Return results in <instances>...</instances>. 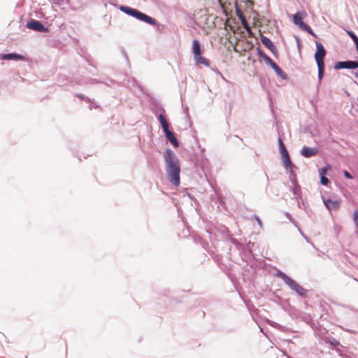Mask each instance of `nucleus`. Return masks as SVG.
Segmentation results:
<instances>
[{
	"mask_svg": "<svg viewBox=\"0 0 358 358\" xmlns=\"http://www.w3.org/2000/svg\"><path fill=\"white\" fill-rule=\"evenodd\" d=\"M298 231H299L301 232V234H302V236H303L306 239H307V238H306V236L302 234V232L301 231V230H300V229H299V227H298Z\"/></svg>",
	"mask_w": 358,
	"mask_h": 358,
	"instance_id": "37",
	"label": "nucleus"
},
{
	"mask_svg": "<svg viewBox=\"0 0 358 358\" xmlns=\"http://www.w3.org/2000/svg\"><path fill=\"white\" fill-rule=\"evenodd\" d=\"M27 27L30 29L41 32L45 31L47 30L41 22L36 20H31L29 21L27 24Z\"/></svg>",
	"mask_w": 358,
	"mask_h": 358,
	"instance_id": "6",
	"label": "nucleus"
},
{
	"mask_svg": "<svg viewBox=\"0 0 358 358\" xmlns=\"http://www.w3.org/2000/svg\"><path fill=\"white\" fill-rule=\"evenodd\" d=\"M261 41L275 56L278 55V50L276 47L268 37L262 35Z\"/></svg>",
	"mask_w": 358,
	"mask_h": 358,
	"instance_id": "8",
	"label": "nucleus"
},
{
	"mask_svg": "<svg viewBox=\"0 0 358 358\" xmlns=\"http://www.w3.org/2000/svg\"><path fill=\"white\" fill-rule=\"evenodd\" d=\"M220 4L221 5L222 7H223V4H222V1H219Z\"/></svg>",
	"mask_w": 358,
	"mask_h": 358,
	"instance_id": "39",
	"label": "nucleus"
},
{
	"mask_svg": "<svg viewBox=\"0 0 358 358\" xmlns=\"http://www.w3.org/2000/svg\"><path fill=\"white\" fill-rule=\"evenodd\" d=\"M358 68V61H343L338 62L334 65L335 69H353Z\"/></svg>",
	"mask_w": 358,
	"mask_h": 358,
	"instance_id": "5",
	"label": "nucleus"
},
{
	"mask_svg": "<svg viewBox=\"0 0 358 358\" xmlns=\"http://www.w3.org/2000/svg\"><path fill=\"white\" fill-rule=\"evenodd\" d=\"M241 22V24L243 27V28L245 29H248V27H250L246 19H245V17H241L240 19Z\"/></svg>",
	"mask_w": 358,
	"mask_h": 358,
	"instance_id": "24",
	"label": "nucleus"
},
{
	"mask_svg": "<svg viewBox=\"0 0 358 358\" xmlns=\"http://www.w3.org/2000/svg\"><path fill=\"white\" fill-rule=\"evenodd\" d=\"M293 22L295 24L298 25L299 27H300L301 23H303L302 20V16L300 13H296V14L294 15Z\"/></svg>",
	"mask_w": 358,
	"mask_h": 358,
	"instance_id": "18",
	"label": "nucleus"
},
{
	"mask_svg": "<svg viewBox=\"0 0 358 358\" xmlns=\"http://www.w3.org/2000/svg\"><path fill=\"white\" fill-rule=\"evenodd\" d=\"M289 180L292 182V185H297L296 176V175H292L289 176Z\"/></svg>",
	"mask_w": 358,
	"mask_h": 358,
	"instance_id": "28",
	"label": "nucleus"
},
{
	"mask_svg": "<svg viewBox=\"0 0 358 358\" xmlns=\"http://www.w3.org/2000/svg\"><path fill=\"white\" fill-rule=\"evenodd\" d=\"M300 153L304 157L309 158L315 156L318 153V148L316 147L310 148L305 145L301 148Z\"/></svg>",
	"mask_w": 358,
	"mask_h": 358,
	"instance_id": "7",
	"label": "nucleus"
},
{
	"mask_svg": "<svg viewBox=\"0 0 358 358\" xmlns=\"http://www.w3.org/2000/svg\"><path fill=\"white\" fill-rule=\"evenodd\" d=\"M280 155L282 157V161L284 167L290 166L291 164H292V162L289 158L288 152L287 151L283 153H281Z\"/></svg>",
	"mask_w": 358,
	"mask_h": 358,
	"instance_id": "15",
	"label": "nucleus"
},
{
	"mask_svg": "<svg viewBox=\"0 0 358 358\" xmlns=\"http://www.w3.org/2000/svg\"><path fill=\"white\" fill-rule=\"evenodd\" d=\"M255 220L257 221L260 227H262V221L260 220V219L257 216H255Z\"/></svg>",
	"mask_w": 358,
	"mask_h": 358,
	"instance_id": "33",
	"label": "nucleus"
},
{
	"mask_svg": "<svg viewBox=\"0 0 358 358\" xmlns=\"http://www.w3.org/2000/svg\"><path fill=\"white\" fill-rule=\"evenodd\" d=\"M343 174L345 176V178H348V179H352L353 177L347 171H343Z\"/></svg>",
	"mask_w": 358,
	"mask_h": 358,
	"instance_id": "31",
	"label": "nucleus"
},
{
	"mask_svg": "<svg viewBox=\"0 0 358 358\" xmlns=\"http://www.w3.org/2000/svg\"><path fill=\"white\" fill-rule=\"evenodd\" d=\"M348 34L355 44L358 43V37L352 31H348Z\"/></svg>",
	"mask_w": 358,
	"mask_h": 358,
	"instance_id": "23",
	"label": "nucleus"
},
{
	"mask_svg": "<svg viewBox=\"0 0 358 358\" xmlns=\"http://www.w3.org/2000/svg\"><path fill=\"white\" fill-rule=\"evenodd\" d=\"M316 45V52L315 53V59L317 63V69H318V83H321L322 79L324 76V58L326 55V50L323 46V45L318 42H315Z\"/></svg>",
	"mask_w": 358,
	"mask_h": 358,
	"instance_id": "2",
	"label": "nucleus"
},
{
	"mask_svg": "<svg viewBox=\"0 0 358 358\" xmlns=\"http://www.w3.org/2000/svg\"><path fill=\"white\" fill-rule=\"evenodd\" d=\"M201 47L198 40L194 39L193 41V53H194V59L196 64H201L205 65L206 66H210V62L208 59L204 58L201 56Z\"/></svg>",
	"mask_w": 358,
	"mask_h": 358,
	"instance_id": "4",
	"label": "nucleus"
},
{
	"mask_svg": "<svg viewBox=\"0 0 358 358\" xmlns=\"http://www.w3.org/2000/svg\"><path fill=\"white\" fill-rule=\"evenodd\" d=\"M329 179L325 177L324 176L322 175L320 176V182L324 185H327L328 183H329Z\"/></svg>",
	"mask_w": 358,
	"mask_h": 358,
	"instance_id": "27",
	"label": "nucleus"
},
{
	"mask_svg": "<svg viewBox=\"0 0 358 358\" xmlns=\"http://www.w3.org/2000/svg\"><path fill=\"white\" fill-rule=\"evenodd\" d=\"M166 173L170 182L178 187L180 182V164L177 155L171 150L166 149L164 155Z\"/></svg>",
	"mask_w": 358,
	"mask_h": 358,
	"instance_id": "1",
	"label": "nucleus"
},
{
	"mask_svg": "<svg viewBox=\"0 0 358 358\" xmlns=\"http://www.w3.org/2000/svg\"><path fill=\"white\" fill-rule=\"evenodd\" d=\"M159 120L162 124V127L164 131L169 129V123L167 122L165 117L162 114L159 115Z\"/></svg>",
	"mask_w": 358,
	"mask_h": 358,
	"instance_id": "17",
	"label": "nucleus"
},
{
	"mask_svg": "<svg viewBox=\"0 0 358 358\" xmlns=\"http://www.w3.org/2000/svg\"><path fill=\"white\" fill-rule=\"evenodd\" d=\"M355 77L358 79V72H354Z\"/></svg>",
	"mask_w": 358,
	"mask_h": 358,
	"instance_id": "35",
	"label": "nucleus"
},
{
	"mask_svg": "<svg viewBox=\"0 0 358 358\" xmlns=\"http://www.w3.org/2000/svg\"><path fill=\"white\" fill-rule=\"evenodd\" d=\"M270 66L274 70L278 77L282 80H286L287 78V75L275 62H273Z\"/></svg>",
	"mask_w": 358,
	"mask_h": 358,
	"instance_id": "13",
	"label": "nucleus"
},
{
	"mask_svg": "<svg viewBox=\"0 0 358 358\" xmlns=\"http://www.w3.org/2000/svg\"><path fill=\"white\" fill-rule=\"evenodd\" d=\"M257 55L259 57L262 58L263 60L268 56L264 52V51L259 48L257 49Z\"/></svg>",
	"mask_w": 358,
	"mask_h": 358,
	"instance_id": "26",
	"label": "nucleus"
},
{
	"mask_svg": "<svg viewBox=\"0 0 358 358\" xmlns=\"http://www.w3.org/2000/svg\"><path fill=\"white\" fill-rule=\"evenodd\" d=\"M301 29L307 31L308 33H309L310 34H311L312 36H316L315 34H314V32L313 31L312 29L310 28V26H308V24H306V23H301V24L300 25L299 27Z\"/></svg>",
	"mask_w": 358,
	"mask_h": 358,
	"instance_id": "20",
	"label": "nucleus"
},
{
	"mask_svg": "<svg viewBox=\"0 0 358 358\" xmlns=\"http://www.w3.org/2000/svg\"><path fill=\"white\" fill-rule=\"evenodd\" d=\"M324 203L329 210H336L338 209L340 203L338 201L328 199H324Z\"/></svg>",
	"mask_w": 358,
	"mask_h": 358,
	"instance_id": "10",
	"label": "nucleus"
},
{
	"mask_svg": "<svg viewBox=\"0 0 358 358\" xmlns=\"http://www.w3.org/2000/svg\"><path fill=\"white\" fill-rule=\"evenodd\" d=\"M61 1H55V3H57L59 5H60V3Z\"/></svg>",
	"mask_w": 358,
	"mask_h": 358,
	"instance_id": "40",
	"label": "nucleus"
},
{
	"mask_svg": "<svg viewBox=\"0 0 358 358\" xmlns=\"http://www.w3.org/2000/svg\"><path fill=\"white\" fill-rule=\"evenodd\" d=\"M264 61L269 66H271L274 62L268 57L267 56Z\"/></svg>",
	"mask_w": 358,
	"mask_h": 358,
	"instance_id": "29",
	"label": "nucleus"
},
{
	"mask_svg": "<svg viewBox=\"0 0 358 358\" xmlns=\"http://www.w3.org/2000/svg\"><path fill=\"white\" fill-rule=\"evenodd\" d=\"M276 276L280 278L292 290L296 284V282L287 276L285 273L278 271L276 273Z\"/></svg>",
	"mask_w": 358,
	"mask_h": 358,
	"instance_id": "9",
	"label": "nucleus"
},
{
	"mask_svg": "<svg viewBox=\"0 0 358 358\" xmlns=\"http://www.w3.org/2000/svg\"><path fill=\"white\" fill-rule=\"evenodd\" d=\"M234 6H235V10H236V14L237 17H238V19L240 20L241 17H245V15H243V13L242 11L241 8H240V6L238 3V1H235Z\"/></svg>",
	"mask_w": 358,
	"mask_h": 358,
	"instance_id": "19",
	"label": "nucleus"
},
{
	"mask_svg": "<svg viewBox=\"0 0 358 358\" xmlns=\"http://www.w3.org/2000/svg\"><path fill=\"white\" fill-rule=\"evenodd\" d=\"M286 215H287V217H289V218H290V217H291V215H290V214H289V213H286Z\"/></svg>",
	"mask_w": 358,
	"mask_h": 358,
	"instance_id": "38",
	"label": "nucleus"
},
{
	"mask_svg": "<svg viewBox=\"0 0 358 358\" xmlns=\"http://www.w3.org/2000/svg\"><path fill=\"white\" fill-rule=\"evenodd\" d=\"M249 2H250V3H251V5H252V4H253V2H254V1H249Z\"/></svg>",
	"mask_w": 358,
	"mask_h": 358,
	"instance_id": "42",
	"label": "nucleus"
},
{
	"mask_svg": "<svg viewBox=\"0 0 358 358\" xmlns=\"http://www.w3.org/2000/svg\"><path fill=\"white\" fill-rule=\"evenodd\" d=\"M245 30L250 36H253V33H252L250 27H248V29H245Z\"/></svg>",
	"mask_w": 358,
	"mask_h": 358,
	"instance_id": "32",
	"label": "nucleus"
},
{
	"mask_svg": "<svg viewBox=\"0 0 358 358\" xmlns=\"http://www.w3.org/2000/svg\"><path fill=\"white\" fill-rule=\"evenodd\" d=\"M325 173H326V168H323V169H322L320 170V176H321L322 175H323V176H324V174Z\"/></svg>",
	"mask_w": 358,
	"mask_h": 358,
	"instance_id": "34",
	"label": "nucleus"
},
{
	"mask_svg": "<svg viewBox=\"0 0 358 358\" xmlns=\"http://www.w3.org/2000/svg\"><path fill=\"white\" fill-rule=\"evenodd\" d=\"M353 220L356 228L358 229V212L357 210L353 213Z\"/></svg>",
	"mask_w": 358,
	"mask_h": 358,
	"instance_id": "25",
	"label": "nucleus"
},
{
	"mask_svg": "<svg viewBox=\"0 0 358 358\" xmlns=\"http://www.w3.org/2000/svg\"><path fill=\"white\" fill-rule=\"evenodd\" d=\"M298 46H299V48H300L301 45H300L299 42L298 43Z\"/></svg>",
	"mask_w": 358,
	"mask_h": 358,
	"instance_id": "41",
	"label": "nucleus"
},
{
	"mask_svg": "<svg viewBox=\"0 0 358 358\" xmlns=\"http://www.w3.org/2000/svg\"><path fill=\"white\" fill-rule=\"evenodd\" d=\"M77 96L80 99H84L83 96L82 94H77Z\"/></svg>",
	"mask_w": 358,
	"mask_h": 358,
	"instance_id": "36",
	"label": "nucleus"
},
{
	"mask_svg": "<svg viewBox=\"0 0 358 358\" xmlns=\"http://www.w3.org/2000/svg\"><path fill=\"white\" fill-rule=\"evenodd\" d=\"M166 134V137L167 139L171 143V144L176 147L178 148L179 145V143L176 138L174 136V134L172 131H171L169 129L164 131Z\"/></svg>",
	"mask_w": 358,
	"mask_h": 358,
	"instance_id": "12",
	"label": "nucleus"
},
{
	"mask_svg": "<svg viewBox=\"0 0 358 358\" xmlns=\"http://www.w3.org/2000/svg\"><path fill=\"white\" fill-rule=\"evenodd\" d=\"M2 59H15V60H24L25 57L21 55L15 53H8L1 55Z\"/></svg>",
	"mask_w": 358,
	"mask_h": 358,
	"instance_id": "11",
	"label": "nucleus"
},
{
	"mask_svg": "<svg viewBox=\"0 0 358 358\" xmlns=\"http://www.w3.org/2000/svg\"><path fill=\"white\" fill-rule=\"evenodd\" d=\"M285 169L288 171L289 176L296 175L294 173V169H296V166L294 164H292L290 166H286Z\"/></svg>",
	"mask_w": 358,
	"mask_h": 358,
	"instance_id": "22",
	"label": "nucleus"
},
{
	"mask_svg": "<svg viewBox=\"0 0 358 358\" xmlns=\"http://www.w3.org/2000/svg\"><path fill=\"white\" fill-rule=\"evenodd\" d=\"M329 343L334 347L338 346L339 345V342L334 338H331V341H329Z\"/></svg>",
	"mask_w": 358,
	"mask_h": 358,
	"instance_id": "30",
	"label": "nucleus"
},
{
	"mask_svg": "<svg viewBox=\"0 0 358 358\" xmlns=\"http://www.w3.org/2000/svg\"><path fill=\"white\" fill-rule=\"evenodd\" d=\"M292 291H294L296 294L303 297H305L306 295V290L297 282L294 287Z\"/></svg>",
	"mask_w": 358,
	"mask_h": 358,
	"instance_id": "16",
	"label": "nucleus"
},
{
	"mask_svg": "<svg viewBox=\"0 0 358 358\" xmlns=\"http://www.w3.org/2000/svg\"><path fill=\"white\" fill-rule=\"evenodd\" d=\"M357 86H358V83H357Z\"/></svg>",
	"mask_w": 358,
	"mask_h": 358,
	"instance_id": "43",
	"label": "nucleus"
},
{
	"mask_svg": "<svg viewBox=\"0 0 358 358\" xmlns=\"http://www.w3.org/2000/svg\"><path fill=\"white\" fill-rule=\"evenodd\" d=\"M120 9L124 13H126L129 15H131V16H132L141 21H143L148 24H150V25H156L157 24V22L154 18L151 17L150 16H149L143 13L140 12L139 10H138L136 9H134V8H130L128 6H121L120 7Z\"/></svg>",
	"mask_w": 358,
	"mask_h": 358,
	"instance_id": "3",
	"label": "nucleus"
},
{
	"mask_svg": "<svg viewBox=\"0 0 358 358\" xmlns=\"http://www.w3.org/2000/svg\"><path fill=\"white\" fill-rule=\"evenodd\" d=\"M290 190L294 195V198L299 201V199L301 198V190L300 186L298 184L292 185Z\"/></svg>",
	"mask_w": 358,
	"mask_h": 358,
	"instance_id": "14",
	"label": "nucleus"
},
{
	"mask_svg": "<svg viewBox=\"0 0 358 358\" xmlns=\"http://www.w3.org/2000/svg\"><path fill=\"white\" fill-rule=\"evenodd\" d=\"M278 145H279V151H280V153H283L285 152H287V149H286V147L285 145H284L283 143V141H282V139L280 136H279L278 139Z\"/></svg>",
	"mask_w": 358,
	"mask_h": 358,
	"instance_id": "21",
	"label": "nucleus"
}]
</instances>
